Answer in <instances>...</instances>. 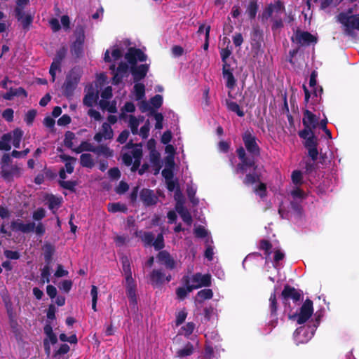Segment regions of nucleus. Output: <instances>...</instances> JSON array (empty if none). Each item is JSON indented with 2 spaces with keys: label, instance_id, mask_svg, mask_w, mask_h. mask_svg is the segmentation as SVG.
<instances>
[{
  "label": "nucleus",
  "instance_id": "obj_56",
  "mask_svg": "<svg viewBox=\"0 0 359 359\" xmlns=\"http://www.w3.org/2000/svg\"><path fill=\"white\" fill-rule=\"evenodd\" d=\"M151 245L156 249L160 250L164 247L163 236L159 234Z\"/></svg>",
  "mask_w": 359,
  "mask_h": 359
},
{
  "label": "nucleus",
  "instance_id": "obj_1",
  "mask_svg": "<svg viewBox=\"0 0 359 359\" xmlns=\"http://www.w3.org/2000/svg\"><path fill=\"white\" fill-rule=\"evenodd\" d=\"M127 45V41L117 42L107 49L104 55V60L109 64V69L114 75L113 82L115 84L127 78L130 73L133 76L135 81H140L145 77L149 70L147 64L137 66V62L147 60V55L140 49L129 48L124 54L123 60H121Z\"/></svg>",
  "mask_w": 359,
  "mask_h": 359
},
{
  "label": "nucleus",
  "instance_id": "obj_63",
  "mask_svg": "<svg viewBox=\"0 0 359 359\" xmlns=\"http://www.w3.org/2000/svg\"><path fill=\"white\" fill-rule=\"evenodd\" d=\"M312 128H306L304 130L299 133V137L304 140H306L308 137H309V136H313V133L312 131Z\"/></svg>",
  "mask_w": 359,
  "mask_h": 359
},
{
  "label": "nucleus",
  "instance_id": "obj_41",
  "mask_svg": "<svg viewBox=\"0 0 359 359\" xmlns=\"http://www.w3.org/2000/svg\"><path fill=\"white\" fill-rule=\"evenodd\" d=\"M136 236L140 237L145 245H151L154 240V236L150 233H146L140 231L136 232Z\"/></svg>",
  "mask_w": 359,
  "mask_h": 359
},
{
  "label": "nucleus",
  "instance_id": "obj_4",
  "mask_svg": "<svg viewBox=\"0 0 359 359\" xmlns=\"http://www.w3.org/2000/svg\"><path fill=\"white\" fill-rule=\"evenodd\" d=\"M338 20L343 25L345 31L349 34L353 30L359 29V15H353L351 11L341 13L338 16Z\"/></svg>",
  "mask_w": 359,
  "mask_h": 359
},
{
  "label": "nucleus",
  "instance_id": "obj_51",
  "mask_svg": "<svg viewBox=\"0 0 359 359\" xmlns=\"http://www.w3.org/2000/svg\"><path fill=\"white\" fill-rule=\"evenodd\" d=\"M20 94L26 95L25 91L22 88H19L18 89H16L15 90H11L10 92L6 93L4 95V98L6 100H11L13 96Z\"/></svg>",
  "mask_w": 359,
  "mask_h": 359
},
{
  "label": "nucleus",
  "instance_id": "obj_35",
  "mask_svg": "<svg viewBox=\"0 0 359 359\" xmlns=\"http://www.w3.org/2000/svg\"><path fill=\"white\" fill-rule=\"evenodd\" d=\"M135 107L133 103L130 102H128L125 104L124 107L121 109V113L120 114V118L123 120H126L129 115H127L126 113L129 112L132 113L135 111Z\"/></svg>",
  "mask_w": 359,
  "mask_h": 359
},
{
  "label": "nucleus",
  "instance_id": "obj_23",
  "mask_svg": "<svg viewBox=\"0 0 359 359\" xmlns=\"http://www.w3.org/2000/svg\"><path fill=\"white\" fill-rule=\"evenodd\" d=\"M158 261L164 264L167 268L173 269L175 266V262L170 257L169 253L165 251H161L158 255Z\"/></svg>",
  "mask_w": 359,
  "mask_h": 359
},
{
  "label": "nucleus",
  "instance_id": "obj_28",
  "mask_svg": "<svg viewBox=\"0 0 359 359\" xmlns=\"http://www.w3.org/2000/svg\"><path fill=\"white\" fill-rule=\"evenodd\" d=\"M194 345L191 343H187L184 346L177 351L176 355L179 358H184L191 355L194 353Z\"/></svg>",
  "mask_w": 359,
  "mask_h": 359
},
{
  "label": "nucleus",
  "instance_id": "obj_9",
  "mask_svg": "<svg viewBox=\"0 0 359 359\" xmlns=\"http://www.w3.org/2000/svg\"><path fill=\"white\" fill-rule=\"evenodd\" d=\"M294 42H297L302 45H308L311 43L316 42V39L314 36L307 32H297L292 37Z\"/></svg>",
  "mask_w": 359,
  "mask_h": 359
},
{
  "label": "nucleus",
  "instance_id": "obj_36",
  "mask_svg": "<svg viewBox=\"0 0 359 359\" xmlns=\"http://www.w3.org/2000/svg\"><path fill=\"white\" fill-rule=\"evenodd\" d=\"M11 134H6L0 140V150L8 151L11 149Z\"/></svg>",
  "mask_w": 359,
  "mask_h": 359
},
{
  "label": "nucleus",
  "instance_id": "obj_12",
  "mask_svg": "<svg viewBox=\"0 0 359 359\" xmlns=\"http://www.w3.org/2000/svg\"><path fill=\"white\" fill-rule=\"evenodd\" d=\"M313 335V330L309 332L304 328L300 327L296 330L294 338L297 344H303L309 341Z\"/></svg>",
  "mask_w": 359,
  "mask_h": 359
},
{
  "label": "nucleus",
  "instance_id": "obj_32",
  "mask_svg": "<svg viewBox=\"0 0 359 359\" xmlns=\"http://www.w3.org/2000/svg\"><path fill=\"white\" fill-rule=\"evenodd\" d=\"M123 271L126 278V283L130 284L133 279L132 278L130 265L127 259L123 262Z\"/></svg>",
  "mask_w": 359,
  "mask_h": 359
},
{
  "label": "nucleus",
  "instance_id": "obj_18",
  "mask_svg": "<svg viewBox=\"0 0 359 359\" xmlns=\"http://www.w3.org/2000/svg\"><path fill=\"white\" fill-rule=\"evenodd\" d=\"M171 276H165L158 270H154L150 275V280L153 285H158L163 283L169 282Z\"/></svg>",
  "mask_w": 359,
  "mask_h": 359
},
{
  "label": "nucleus",
  "instance_id": "obj_6",
  "mask_svg": "<svg viewBox=\"0 0 359 359\" xmlns=\"http://www.w3.org/2000/svg\"><path fill=\"white\" fill-rule=\"evenodd\" d=\"M81 77V70L78 68L73 69L67 76L63 88L66 95L69 96L76 88Z\"/></svg>",
  "mask_w": 359,
  "mask_h": 359
},
{
  "label": "nucleus",
  "instance_id": "obj_17",
  "mask_svg": "<svg viewBox=\"0 0 359 359\" xmlns=\"http://www.w3.org/2000/svg\"><path fill=\"white\" fill-rule=\"evenodd\" d=\"M98 98L97 90H95L93 88L89 87L86 88V94L83 98V104L87 107H91L96 102Z\"/></svg>",
  "mask_w": 359,
  "mask_h": 359
},
{
  "label": "nucleus",
  "instance_id": "obj_15",
  "mask_svg": "<svg viewBox=\"0 0 359 359\" xmlns=\"http://www.w3.org/2000/svg\"><path fill=\"white\" fill-rule=\"evenodd\" d=\"M223 77L226 81V86L228 88L232 90L236 85V79L233 75L229 66L227 64L223 65Z\"/></svg>",
  "mask_w": 359,
  "mask_h": 359
},
{
  "label": "nucleus",
  "instance_id": "obj_43",
  "mask_svg": "<svg viewBox=\"0 0 359 359\" xmlns=\"http://www.w3.org/2000/svg\"><path fill=\"white\" fill-rule=\"evenodd\" d=\"M126 205L119 203H109L108 205V210L111 212H126Z\"/></svg>",
  "mask_w": 359,
  "mask_h": 359
},
{
  "label": "nucleus",
  "instance_id": "obj_52",
  "mask_svg": "<svg viewBox=\"0 0 359 359\" xmlns=\"http://www.w3.org/2000/svg\"><path fill=\"white\" fill-rule=\"evenodd\" d=\"M292 181L296 184H301L302 182V174L300 171L294 170L292 173Z\"/></svg>",
  "mask_w": 359,
  "mask_h": 359
},
{
  "label": "nucleus",
  "instance_id": "obj_44",
  "mask_svg": "<svg viewBox=\"0 0 359 359\" xmlns=\"http://www.w3.org/2000/svg\"><path fill=\"white\" fill-rule=\"evenodd\" d=\"M290 195L292 198V200L295 203H298L301 201L304 196V192L299 188H294L293 190L291 191Z\"/></svg>",
  "mask_w": 359,
  "mask_h": 359
},
{
  "label": "nucleus",
  "instance_id": "obj_64",
  "mask_svg": "<svg viewBox=\"0 0 359 359\" xmlns=\"http://www.w3.org/2000/svg\"><path fill=\"white\" fill-rule=\"evenodd\" d=\"M138 107L142 112H146L151 109V107L144 98L139 100Z\"/></svg>",
  "mask_w": 359,
  "mask_h": 359
},
{
  "label": "nucleus",
  "instance_id": "obj_34",
  "mask_svg": "<svg viewBox=\"0 0 359 359\" xmlns=\"http://www.w3.org/2000/svg\"><path fill=\"white\" fill-rule=\"evenodd\" d=\"M81 164L83 167L92 168L94 165V159L90 154H83L81 156Z\"/></svg>",
  "mask_w": 359,
  "mask_h": 359
},
{
  "label": "nucleus",
  "instance_id": "obj_55",
  "mask_svg": "<svg viewBox=\"0 0 359 359\" xmlns=\"http://www.w3.org/2000/svg\"><path fill=\"white\" fill-rule=\"evenodd\" d=\"M255 191L261 198H263L266 196L265 184L262 183L259 184L255 187Z\"/></svg>",
  "mask_w": 359,
  "mask_h": 359
},
{
  "label": "nucleus",
  "instance_id": "obj_37",
  "mask_svg": "<svg viewBox=\"0 0 359 359\" xmlns=\"http://www.w3.org/2000/svg\"><path fill=\"white\" fill-rule=\"evenodd\" d=\"M95 150L96 148L88 142H83L78 147L74 149V151L76 153H81L83 151L95 152Z\"/></svg>",
  "mask_w": 359,
  "mask_h": 359
},
{
  "label": "nucleus",
  "instance_id": "obj_25",
  "mask_svg": "<svg viewBox=\"0 0 359 359\" xmlns=\"http://www.w3.org/2000/svg\"><path fill=\"white\" fill-rule=\"evenodd\" d=\"M175 208L183 221L190 225L191 223V217L189 212L184 208L182 201H178V202L176 203Z\"/></svg>",
  "mask_w": 359,
  "mask_h": 359
},
{
  "label": "nucleus",
  "instance_id": "obj_53",
  "mask_svg": "<svg viewBox=\"0 0 359 359\" xmlns=\"http://www.w3.org/2000/svg\"><path fill=\"white\" fill-rule=\"evenodd\" d=\"M196 236L198 238H205L208 236V232L203 226H197L194 229Z\"/></svg>",
  "mask_w": 359,
  "mask_h": 359
},
{
  "label": "nucleus",
  "instance_id": "obj_48",
  "mask_svg": "<svg viewBox=\"0 0 359 359\" xmlns=\"http://www.w3.org/2000/svg\"><path fill=\"white\" fill-rule=\"evenodd\" d=\"M149 130L150 123L149 120H147L140 130H138L137 134H139L142 138H147L149 135Z\"/></svg>",
  "mask_w": 359,
  "mask_h": 359
},
{
  "label": "nucleus",
  "instance_id": "obj_16",
  "mask_svg": "<svg viewBox=\"0 0 359 359\" xmlns=\"http://www.w3.org/2000/svg\"><path fill=\"white\" fill-rule=\"evenodd\" d=\"M144 116H139L135 117L133 115H129L125 121L128 122V126L131 130V132L134 135H137L138 133V127L140 123L144 121Z\"/></svg>",
  "mask_w": 359,
  "mask_h": 359
},
{
  "label": "nucleus",
  "instance_id": "obj_13",
  "mask_svg": "<svg viewBox=\"0 0 359 359\" xmlns=\"http://www.w3.org/2000/svg\"><path fill=\"white\" fill-rule=\"evenodd\" d=\"M243 142L248 151L255 155L259 153V149L255 137L249 133L246 132L243 137Z\"/></svg>",
  "mask_w": 359,
  "mask_h": 359
},
{
  "label": "nucleus",
  "instance_id": "obj_58",
  "mask_svg": "<svg viewBox=\"0 0 359 359\" xmlns=\"http://www.w3.org/2000/svg\"><path fill=\"white\" fill-rule=\"evenodd\" d=\"M154 118L156 121V129L161 130L163 128V116L161 113H155Z\"/></svg>",
  "mask_w": 359,
  "mask_h": 359
},
{
  "label": "nucleus",
  "instance_id": "obj_54",
  "mask_svg": "<svg viewBox=\"0 0 359 359\" xmlns=\"http://www.w3.org/2000/svg\"><path fill=\"white\" fill-rule=\"evenodd\" d=\"M126 287H127L128 296L132 300H134L135 298V290L134 281L133 280V282L130 284L128 283H126Z\"/></svg>",
  "mask_w": 359,
  "mask_h": 359
},
{
  "label": "nucleus",
  "instance_id": "obj_42",
  "mask_svg": "<svg viewBox=\"0 0 359 359\" xmlns=\"http://www.w3.org/2000/svg\"><path fill=\"white\" fill-rule=\"evenodd\" d=\"M75 140V135L70 131H68L65 133V137L64 140V142L66 147L71 148L72 150H74V141Z\"/></svg>",
  "mask_w": 359,
  "mask_h": 359
},
{
  "label": "nucleus",
  "instance_id": "obj_49",
  "mask_svg": "<svg viewBox=\"0 0 359 359\" xmlns=\"http://www.w3.org/2000/svg\"><path fill=\"white\" fill-rule=\"evenodd\" d=\"M258 6L255 1L249 4L247 8V13L250 18H255L257 12Z\"/></svg>",
  "mask_w": 359,
  "mask_h": 359
},
{
  "label": "nucleus",
  "instance_id": "obj_3",
  "mask_svg": "<svg viewBox=\"0 0 359 359\" xmlns=\"http://www.w3.org/2000/svg\"><path fill=\"white\" fill-rule=\"evenodd\" d=\"M60 158L62 162L65 163V168L61 169L59 173L60 177L62 180V181L60 182V184L65 189H73L74 187L76 185V183L73 181H65V180L67 177L66 172L69 174L73 172L76 158L66 155H60Z\"/></svg>",
  "mask_w": 359,
  "mask_h": 359
},
{
  "label": "nucleus",
  "instance_id": "obj_5",
  "mask_svg": "<svg viewBox=\"0 0 359 359\" xmlns=\"http://www.w3.org/2000/svg\"><path fill=\"white\" fill-rule=\"evenodd\" d=\"M182 283L191 285V288L194 290L210 285L211 277L209 274L202 275L201 273H196L192 276H184L182 279Z\"/></svg>",
  "mask_w": 359,
  "mask_h": 359
},
{
  "label": "nucleus",
  "instance_id": "obj_33",
  "mask_svg": "<svg viewBox=\"0 0 359 359\" xmlns=\"http://www.w3.org/2000/svg\"><path fill=\"white\" fill-rule=\"evenodd\" d=\"M213 293L210 289H204L200 290L196 295V301L203 302L207 299H210L212 297Z\"/></svg>",
  "mask_w": 359,
  "mask_h": 359
},
{
  "label": "nucleus",
  "instance_id": "obj_50",
  "mask_svg": "<svg viewBox=\"0 0 359 359\" xmlns=\"http://www.w3.org/2000/svg\"><path fill=\"white\" fill-rule=\"evenodd\" d=\"M187 316V312L184 309L180 310L176 314V325H180L182 324L185 321Z\"/></svg>",
  "mask_w": 359,
  "mask_h": 359
},
{
  "label": "nucleus",
  "instance_id": "obj_10",
  "mask_svg": "<svg viewBox=\"0 0 359 359\" xmlns=\"http://www.w3.org/2000/svg\"><path fill=\"white\" fill-rule=\"evenodd\" d=\"M44 333L46 338L44 339V347L46 352L49 354L50 351V344H55L57 341V336L53 333V328L50 325L46 324L44 327Z\"/></svg>",
  "mask_w": 359,
  "mask_h": 359
},
{
  "label": "nucleus",
  "instance_id": "obj_59",
  "mask_svg": "<svg viewBox=\"0 0 359 359\" xmlns=\"http://www.w3.org/2000/svg\"><path fill=\"white\" fill-rule=\"evenodd\" d=\"M151 104L156 108H158L163 103V97L160 95H156L150 100Z\"/></svg>",
  "mask_w": 359,
  "mask_h": 359
},
{
  "label": "nucleus",
  "instance_id": "obj_26",
  "mask_svg": "<svg viewBox=\"0 0 359 359\" xmlns=\"http://www.w3.org/2000/svg\"><path fill=\"white\" fill-rule=\"evenodd\" d=\"M140 197L142 201L147 205H152L156 203L157 198L153 192L149 189H143L141 191Z\"/></svg>",
  "mask_w": 359,
  "mask_h": 359
},
{
  "label": "nucleus",
  "instance_id": "obj_7",
  "mask_svg": "<svg viewBox=\"0 0 359 359\" xmlns=\"http://www.w3.org/2000/svg\"><path fill=\"white\" fill-rule=\"evenodd\" d=\"M313 313V302L307 299L304 302L298 314L290 316V318L297 320L298 324H303L306 322Z\"/></svg>",
  "mask_w": 359,
  "mask_h": 359
},
{
  "label": "nucleus",
  "instance_id": "obj_24",
  "mask_svg": "<svg viewBox=\"0 0 359 359\" xmlns=\"http://www.w3.org/2000/svg\"><path fill=\"white\" fill-rule=\"evenodd\" d=\"M167 187L170 191H175V199L178 202V201H181L183 199L182 194L180 190L179 184L176 180L173 179L166 181Z\"/></svg>",
  "mask_w": 359,
  "mask_h": 359
},
{
  "label": "nucleus",
  "instance_id": "obj_2",
  "mask_svg": "<svg viewBox=\"0 0 359 359\" xmlns=\"http://www.w3.org/2000/svg\"><path fill=\"white\" fill-rule=\"evenodd\" d=\"M126 148L130 149L127 153H124L122 156L123 162L125 165H132L131 170H136L140 164L142 155V145L128 144Z\"/></svg>",
  "mask_w": 359,
  "mask_h": 359
},
{
  "label": "nucleus",
  "instance_id": "obj_46",
  "mask_svg": "<svg viewBox=\"0 0 359 359\" xmlns=\"http://www.w3.org/2000/svg\"><path fill=\"white\" fill-rule=\"evenodd\" d=\"M227 107L229 110L236 113L239 116H243L244 113L242 110H241L238 104L232 101L226 102Z\"/></svg>",
  "mask_w": 359,
  "mask_h": 359
},
{
  "label": "nucleus",
  "instance_id": "obj_38",
  "mask_svg": "<svg viewBox=\"0 0 359 359\" xmlns=\"http://www.w3.org/2000/svg\"><path fill=\"white\" fill-rule=\"evenodd\" d=\"M175 152V147L171 144H167L165 147V153L168 154L166 157L167 164L174 165V155Z\"/></svg>",
  "mask_w": 359,
  "mask_h": 359
},
{
  "label": "nucleus",
  "instance_id": "obj_61",
  "mask_svg": "<svg viewBox=\"0 0 359 359\" xmlns=\"http://www.w3.org/2000/svg\"><path fill=\"white\" fill-rule=\"evenodd\" d=\"M269 306L270 310L272 314L275 313L276 311V295L275 293L271 294L269 298Z\"/></svg>",
  "mask_w": 359,
  "mask_h": 359
},
{
  "label": "nucleus",
  "instance_id": "obj_31",
  "mask_svg": "<svg viewBox=\"0 0 359 359\" xmlns=\"http://www.w3.org/2000/svg\"><path fill=\"white\" fill-rule=\"evenodd\" d=\"M195 329V324L192 322H189L181 327L179 330V334L185 337H189L191 334Z\"/></svg>",
  "mask_w": 359,
  "mask_h": 359
},
{
  "label": "nucleus",
  "instance_id": "obj_39",
  "mask_svg": "<svg viewBox=\"0 0 359 359\" xmlns=\"http://www.w3.org/2000/svg\"><path fill=\"white\" fill-rule=\"evenodd\" d=\"M282 294L284 297H290L296 300L299 297L298 292H297L295 289L288 286L284 288Z\"/></svg>",
  "mask_w": 359,
  "mask_h": 359
},
{
  "label": "nucleus",
  "instance_id": "obj_22",
  "mask_svg": "<svg viewBox=\"0 0 359 359\" xmlns=\"http://www.w3.org/2000/svg\"><path fill=\"white\" fill-rule=\"evenodd\" d=\"M132 98L136 101L145 98V86L141 83H137L133 87L131 93Z\"/></svg>",
  "mask_w": 359,
  "mask_h": 359
},
{
  "label": "nucleus",
  "instance_id": "obj_21",
  "mask_svg": "<svg viewBox=\"0 0 359 359\" xmlns=\"http://www.w3.org/2000/svg\"><path fill=\"white\" fill-rule=\"evenodd\" d=\"M238 155L241 161V163L239 165L238 170H240L242 172L246 171L247 166H253L254 163L253 161L250 159H248L245 158V150L243 148L241 147L237 150Z\"/></svg>",
  "mask_w": 359,
  "mask_h": 359
},
{
  "label": "nucleus",
  "instance_id": "obj_8",
  "mask_svg": "<svg viewBox=\"0 0 359 359\" xmlns=\"http://www.w3.org/2000/svg\"><path fill=\"white\" fill-rule=\"evenodd\" d=\"M284 11V6L280 1L270 4L262 13V18H279Z\"/></svg>",
  "mask_w": 359,
  "mask_h": 359
},
{
  "label": "nucleus",
  "instance_id": "obj_14",
  "mask_svg": "<svg viewBox=\"0 0 359 359\" xmlns=\"http://www.w3.org/2000/svg\"><path fill=\"white\" fill-rule=\"evenodd\" d=\"M113 137V130L109 123H104L102 126V131L97 133L94 139L97 142H102L103 140H109Z\"/></svg>",
  "mask_w": 359,
  "mask_h": 359
},
{
  "label": "nucleus",
  "instance_id": "obj_30",
  "mask_svg": "<svg viewBox=\"0 0 359 359\" xmlns=\"http://www.w3.org/2000/svg\"><path fill=\"white\" fill-rule=\"evenodd\" d=\"M10 134H11V142L13 145L16 148H19L23 132L20 129H15Z\"/></svg>",
  "mask_w": 359,
  "mask_h": 359
},
{
  "label": "nucleus",
  "instance_id": "obj_29",
  "mask_svg": "<svg viewBox=\"0 0 359 359\" xmlns=\"http://www.w3.org/2000/svg\"><path fill=\"white\" fill-rule=\"evenodd\" d=\"M183 286L179 287L176 290L177 297L181 300L184 299L194 290L191 285L185 283H183Z\"/></svg>",
  "mask_w": 359,
  "mask_h": 359
},
{
  "label": "nucleus",
  "instance_id": "obj_20",
  "mask_svg": "<svg viewBox=\"0 0 359 359\" xmlns=\"http://www.w3.org/2000/svg\"><path fill=\"white\" fill-rule=\"evenodd\" d=\"M12 229L14 231H19L23 233H29L33 231L34 229V223H23L22 222L18 220L12 224Z\"/></svg>",
  "mask_w": 359,
  "mask_h": 359
},
{
  "label": "nucleus",
  "instance_id": "obj_45",
  "mask_svg": "<svg viewBox=\"0 0 359 359\" xmlns=\"http://www.w3.org/2000/svg\"><path fill=\"white\" fill-rule=\"evenodd\" d=\"M29 3V0H17V8L15 9L16 16L20 20L22 18V13L21 10Z\"/></svg>",
  "mask_w": 359,
  "mask_h": 359
},
{
  "label": "nucleus",
  "instance_id": "obj_27",
  "mask_svg": "<svg viewBox=\"0 0 359 359\" xmlns=\"http://www.w3.org/2000/svg\"><path fill=\"white\" fill-rule=\"evenodd\" d=\"M64 55L65 52H63L61 55L60 54L58 58H55L50 66L49 72L51 76L53 81H55V80L57 72L60 71V60H62V57Z\"/></svg>",
  "mask_w": 359,
  "mask_h": 359
},
{
  "label": "nucleus",
  "instance_id": "obj_57",
  "mask_svg": "<svg viewBox=\"0 0 359 359\" xmlns=\"http://www.w3.org/2000/svg\"><path fill=\"white\" fill-rule=\"evenodd\" d=\"M283 258H284V253L278 249L275 250L274 257H273L275 268L278 267V262L280 260H282Z\"/></svg>",
  "mask_w": 359,
  "mask_h": 359
},
{
  "label": "nucleus",
  "instance_id": "obj_40",
  "mask_svg": "<svg viewBox=\"0 0 359 359\" xmlns=\"http://www.w3.org/2000/svg\"><path fill=\"white\" fill-rule=\"evenodd\" d=\"M61 201L62 199L59 197H56L55 196H49L48 198L49 208L53 211L57 210L60 207Z\"/></svg>",
  "mask_w": 359,
  "mask_h": 359
},
{
  "label": "nucleus",
  "instance_id": "obj_62",
  "mask_svg": "<svg viewBox=\"0 0 359 359\" xmlns=\"http://www.w3.org/2000/svg\"><path fill=\"white\" fill-rule=\"evenodd\" d=\"M316 145L317 139L314 135L313 136H309V137L305 140L304 146L306 149L309 147H316Z\"/></svg>",
  "mask_w": 359,
  "mask_h": 359
},
{
  "label": "nucleus",
  "instance_id": "obj_11",
  "mask_svg": "<svg viewBox=\"0 0 359 359\" xmlns=\"http://www.w3.org/2000/svg\"><path fill=\"white\" fill-rule=\"evenodd\" d=\"M313 335V330L309 332L304 328L300 327L296 330L294 338L297 344H303L309 341Z\"/></svg>",
  "mask_w": 359,
  "mask_h": 359
},
{
  "label": "nucleus",
  "instance_id": "obj_19",
  "mask_svg": "<svg viewBox=\"0 0 359 359\" xmlns=\"http://www.w3.org/2000/svg\"><path fill=\"white\" fill-rule=\"evenodd\" d=\"M303 124L305 128H316L318 125V119L311 111L306 110L304 113Z\"/></svg>",
  "mask_w": 359,
  "mask_h": 359
},
{
  "label": "nucleus",
  "instance_id": "obj_60",
  "mask_svg": "<svg viewBox=\"0 0 359 359\" xmlns=\"http://www.w3.org/2000/svg\"><path fill=\"white\" fill-rule=\"evenodd\" d=\"M50 267L48 266H46L41 271V280L43 283H48L50 281Z\"/></svg>",
  "mask_w": 359,
  "mask_h": 359
},
{
  "label": "nucleus",
  "instance_id": "obj_47",
  "mask_svg": "<svg viewBox=\"0 0 359 359\" xmlns=\"http://www.w3.org/2000/svg\"><path fill=\"white\" fill-rule=\"evenodd\" d=\"M98 155H102L105 157H111L113 156V151L107 147L101 146L96 148L95 152Z\"/></svg>",
  "mask_w": 359,
  "mask_h": 359
}]
</instances>
